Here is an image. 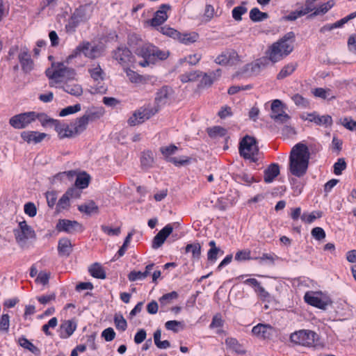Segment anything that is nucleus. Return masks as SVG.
<instances>
[{"label": "nucleus", "mask_w": 356, "mask_h": 356, "mask_svg": "<svg viewBox=\"0 0 356 356\" xmlns=\"http://www.w3.org/2000/svg\"><path fill=\"white\" fill-rule=\"evenodd\" d=\"M310 153L307 146L298 143L291 149L289 156V170L297 177L304 176L309 166Z\"/></svg>", "instance_id": "obj_1"}, {"label": "nucleus", "mask_w": 356, "mask_h": 356, "mask_svg": "<svg viewBox=\"0 0 356 356\" xmlns=\"http://www.w3.org/2000/svg\"><path fill=\"white\" fill-rule=\"evenodd\" d=\"M295 33L288 32L277 41L273 42L266 51L268 59L277 63L289 56L294 49Z\"/></svg>", "instance_id": "obj_2"}, {"label": "nucleus", "mask_w": 356, "mask_h": 356, "mask_svg": "<svg viewBox=\"0 0 356 356\" xmlns=\"http://www.w3.org/2000/svg\"><path fill=\"white\" fill-rule=\"evenodd\" d=\"M135 54L144 58V60L139 63V65L142 67L154 63L157 60H165L169 56L168 51L161 50L151 44H144L143 46L136 48Z\"/></svg>", "instance_id": "obj_3"}, {"label": "nucleus", "mask_w": 356, "mask_h": 356, "mask_svg": "<svg viewBox=\"0 0 356 356\" xmlns=\"http://www.w3.org/2000/svg\"><path fill=\"white\" fill-rule=\"evenodd\" d=\"M238 150L243 159L254 163L258 161L259 149L255 138L248 135L244 136L239 143Z\"/></svg>", "instance_id": "obj_4"}, {"label": "nucleus", "mask_w": 356, "mask_h": 356, "mask_svg": "<svg viewBox=\"0 0 356 356\" xmlns=\"http://www.w3.org/2000/svg\"><path fill=\"white\" fill-rule=\"evenodd\" d=\"M318 339V335L315 332L309 330H300L292 333L290 336L292 343L305 347L314 346Z\"/></svg>", "instance_id": "obj_5"}, {"label": "nucleus", "mask_w": 356, "mask_h": 356, "mask_svg": "<svg viewBox=\"0 0 356 356\" xmlns=\"http://www.w3.org/2000/svg\"><path fill=\"white\" fill-rule=\"evenodd\" d=\"M93 6L91 4H85L75 10L66 25L67 31L73 30L80 22L88 20L92 13Z\"/></svg>", "instance_id": "obj_6"}, {"label": "nucleus", "mask_w": 356, "mask_h": 356, "mask_svg": "<svg viewBox=\"0 0 356 356\" xmlns=\"http://www.w3.org/2000/svg\"><path fill=\"white\" fill-rule=\"evenodd\" d=\"M13 234L17 243L21 246L24 245L28 240L35 238L36 236L34 229L26 220L18 223V227L13 229Z\"/></svg>", "instance_id": "obj_7"}, {"label": "nucleus", "mask_w": 356, "mask_h": 356, "mask_svg": "<svg viewBox=\"0 0 356 356\" xmlns=\"http://www.w3.org/2000/svg\"><path fill=\"white\" fill-rule=\"evenodd\" d=\"M304 299L307 304L324 310L332 304L330 298L321 292L308 291L305 294Z\"/></svg>", "instance_id": "obj_8"}, {"label": "nucleus", "mask_w": 356, "mask_h": 356, "mask_svg": "<svg viewBox=\"0 0 356 356\" xmlns=\"http://www.w3.org/2000/svg\"><path fill=\"white\" fill-rule=\"evenodd\" d=\"M81 54H83L87 58L93 59L99 57L102 52L97 46H92L89 42H83L68 56V59L74 58Z\"/></svg>", "instance_id": "obj_9"}, {"label": "nucleus", "mask_w": 356, "mask_h": 356, "mask_svg": "<svg viewBox=\"0 0 356 356\" xmlns=\"http://www.w3.org/2000/svg\"><path fill=\"white\" fill-rule=\"evenodd\" d=\"M112 56L123 68L131 66L135 62L132 53L124 45H121L115 49L112 53Z\"/></svg>", "instance_id": "obj_10"}, {"label": "nucleus", "mask_w": 356, "mask_h": 356, "mask_svg": "<svg viewBox=\"0 0 356 356\" xmlns=\"http://www.w3.org/2000/svg\"><path fill=\"white\" fill-rule=\"evenodd\" d=\"M66 66L63 63H53L51 68L47 69L46 76L51 80L50 87H54L56 83L64 81Z\"/></svg>", "instance_id": "obj_11"}, {"label": "nucleus", "mask_w": 356, "mask_h": 356, "mask_svg": "<svg viewBox=\"0 0 356 356\" xmlns=\"http://www.w3.org/2000/svg\"><path fill=\"white\" fill-rule=\"evenodd\" d=\"M34 116V111L19 113L13 116L9 120V124L17 129H25L30 124L33 122Z\"/></svg>", "instance_id": "obj_12"}, {"label": "nucleus", "mask_w": 356, "mask_h": 356, "mask_svg": "<svg viewBox=\"0 0 356 356\" xmlns=\"http://www.w3.org/2000/svg\"><path fill=\"white\" fill-rule=\"evenodd\" d=\"M158 112V109L152 108H140L135 111L129 118L128 123L131 126H136L144 122Z\"/></svg>", "instance_id": "obj_13"}, {"label": "nucleus", "mask_w": 356, "mask_h": 356, "mask_svg": "<svg viewBox=\"0 0 356 356\" xmlns=\"http://www.w3.org/2000/svg\"><path fill=\"white\" fill-rule=\"evenodd\" d=\"M172 93V90L168 86H163L159 89L155 97V106L152 109H158V111L161 107L166 105L170 99Z\"/></svg>", "instance_id": "obj_14"}, {"label": "nucleus", "mask_w": 356, "mask_h": 356, "mask_svg": "<svg viewBox=\"0 0 356 356\" xmlns=\"http://www.w3.org/2000/svg\"><path fill=\"white\" fill-rule=\"evenodd\" d=\"M239 61L237 52L233 49L226 50L218 55L216 59V63L221 65H235Z\"/></svg>", "instance_id": "obj_15"}, {"label": "nucleus", "mask_w": 356, "mask_h": 356, "mask_svg": "<svg viewBox=\"0 0 356 356\" xmlns=\"http://www.w3.org/2000/svg\"><path fill=\"white\" fill-rule=\"evenodd\" d=\"M82 226L77 221L67 219L59 220L56 225V229L58 232H65L72 234L81 230Z\"/></svg>", "instance_id": "obj_16"}, {"label": "nucleus", "mask_w": 356, "mask_h": 356, "mask_svg": "<svg viewBox=\"0 0 356 356\" xmlns=\"http://www.w3.org/2000/svg\"><path fill=\"white\" fill-rule=\"evenodd\" d=\"M170 8L171 6L169 4H161L150 21L151 25L158 26L164 23L168 19L167 12Z\"/></svg>", "instance_id": "obj_17"}, {"label": "nucleus", "mask_w": 356, "mask_h": 356, "mask_svg": "<svg viewBox=\"0 0 356 356\" xmlns=\"http://www.w3.org/2000/svg\"><path fill=\"white\" fill-rule=\"evenodd\" d=\"M275 329L268 324L259 323L254 326L252 332L257 337L261 339H269L273 334Z\"/></svg>", "instance_id": "obj_18"}, {"label": "nucleus", "mask_w": 356, "mask_h": 356, "mask_svg": "<svg viewBox=\"0 0 356 356\" xmlns=\"http://www.w3.org/2000/svg\"><path fill=\"white\" fill-rule=\"evenodd\" d=\"M55 131L57 132L59 138L63 139L65 138H74L76 137L73 131V128L71 127V123L67 124L62 123L57 120L54 126Z\"/></svg>", "instance_id": "obj_19"}, {"label": "nucleus", "mask_w": 356, "mask_h": 356, "mask_svg": "<svg viewBox=\"0 0 356 356\" xmlns=\"http://www.w3.org/2000/svg\"><path fill=\"white\" fill-rule=\"evenodd\" d=\"M172 231L173 227L170 224L167 225L160 230L153 239V248H158L161 247Z\"/></svg>", "instance_id": "obj_20"}, {"label": "nucleus", "mask_w": 356, "mask_h": 356, "mask_svg": "<svg viewBox=\"0 0 356 356\" xmlns=\"http://www.w3.org/2000/svg\"><path fill=\"white\" fill-rule=\"evenodd\" d=\"M47 134L33 131H24L21 133L22 138L28 143L35 144L40 143L44 139Z\"/></svg>", "instance_id": "obj_21"}, {"label": "nucleus", "mask_w": 356, "mask_h": 356, "mask_svg": "<svg viewBox=\"0 0 356 356\" xmlns=\"http://www.w3.org/2000/svg\"><path fill=\"white\" fill-rule=\"evenodd\" d=\"M76 324L71 321H65L60 325V337L62 339H67L70 337L75 331Z\"/></svg>", "instance_id": "obj_22"}, {"label": "nucleus", "mask_w": 356, "mask_h": 356, "mask_svg": "<svg viewBox=\"0 0 356 356\" xmlns=\"http://www.w3.org/2000/svg\"><path fill=\"white\" fill-rule=\"evenodd\" d=\"M307 120L314 122L317 125H331L332 120L331 116L328 115H319L316 113H309L307 115Z\"/></svg>", "instance_id": "obj_23"}, {"label": "nucleus", "mask_w": 356, "mask_h": 356, "mask_svg": "<svg viewBox=\"0 0 356 356\" xmlns=\"http://www.w3.org/2000/svg\"><path fill=\"white\" fill-rule=\"evenodd\" d=\"M72 244L70 239L62 238L58 241V251L61 256L68 257L72 252Z\"/></svg>", "instance_id": "obj_24"}, {"label": "nucleus", "mask_w": 356, "mask_h": 356, "mask_svg": "<svg viewBox=\"0 0 356 356\" xmlns=\"http://www.w3.org/2000/svg\"><path fill=\"white\" fill-rule=\"evenodd\" d=\"M280 174V167L277 163L270 164L265 170H264V181L266 183L272 182L275 177H277Z\"/></svg>", "instance_id": "obj_25"}, {"label": "nucleus", "mask_w": 356, "mask_h": 356, "mask_svg": "<svg viewBox=\"0 0 356 356\" xmlns=\"http://www.w3.org/2000/svg\"><path fill=\"white\" fill-rule=\"evenodd\" d=\"M88 124V123L83 116L78 118L74 121L72 122L71 127L73 128L75 136H77L83 132L86 129Z\"/></svg>", "instance_id": "obj_26"}, {"label": "nucleus", "mask_w": 356, "mask_h": 356, "mask_svg": "<svg viewBox=\"0 0 356 356\" xmlns=\"http://www.w3.org/2000/svg\"><path fill=\"white\" fill-rule=\"evenodd\" d=\"M19 60L22 65V68L25 72H29L32 70L33 63L30 55L26 51H22L19 54Z\"/></svg>", "instance_id": "obj_27"}, {"label": "nucleus", "mask_w": 356, "mask_h": 356, "mask_svg": "<svg viewBox=\"0 0 356 356\" xmlns=\"http://www.w3.org/2000/svg\"><path fill=\"white\" fill-rule=\"evenodd\" d=\"M176 39L184 44L195 42L199 39V35L196 32L181 33L178 32Z\"/></svg>", "instance_id": "obj_28"}, {"label": "nucleus", "mask_w": 356, "mask_h": 356, "mask_svg": "<svg viewBox=\"0 0 356 356\" xmlns=\"http://www.w3.org/2000/svg\"><path fill=\"white\" fill-rule=\"evenodd\" d=\"M62 88L66 92L76 97H79L83 94L81 86L76 83H64Z\"/></svg>", "instance_id": "obj_29"}, {"label": "nucleus", "mask_w": 356, "mask_h": 356, "mask_svg": "<svg viewBox=\"0 0 356 356\" xmlns=\"http://www.w3.org/2000/svg\"><path fill=\"white\" fill-rule=\"evenodd\" d=\"M35 116L33 117V122L38 120L43 127H54L58 120H54L49 118L47 115L43 113L34 112Z\"/></svg>", "instance_id": "obj_30"}, {"label": "nucleus", "mask_w": 356, "mask_h": 356, "mask_svg": "<svg viewBox=\"0 0 356 356\" xmlns=\"http://www.w3.org/2000/svg\"><path fill=\"white\" fill-rule=\"evenodd\" d=\"M312 94L316 97L329 101L336 99V96L329 88H316L312 90Z\"/></svg>", "instance_id": "obj_31"}, {"label": "nucleus", "mask_w": 356, "mask_h": 356, "mask_svg": "<svg viewBox=\"0 0 356 356\" xmlns=\"http://www.w3.org/2000/svg\"><path fill=\"white\" fill-rule=\"evenodd\" d=\"M334 5V2L333 0H330L327 2L323 3L320 5L319 6L316 7L314 12L311 13L308 17L312 18L314 17H316L317 15H324L330 9H331Z\"/></svg>", "instance_id": "obj_32"}, {"label": "nucleus", "mask_w": 356, "mask_h": 356, "mask_svg": "<svg viewBox=\"0 0 356 356\" xmlns=\"http://www.w3.org/2000/svg\"><path fill=\"white\" fill-rule=\"evenodd\" d=\"M90 76L95 81H102L104 79V72L99 64H93L88 69Z\"/></svg>", "instance_id": "obj_33"}, {"label": "nucleus", "mask_w": 356, "mask_h": 356, "mask_svg": "<svg viewBox=\"0 0 356 356\" xmlns=\"http://www.w3.org/2000/svg\"><path fill=\"white\" fill-rule=\"evenodd\" d=\"M88 270L93 277L97 279L106 278V272L102 268V266L98 263H95L92 265H91Z\"/></svg>", "instance_id": "obj_34"}, {"label": "nucleus", "mask_w": 356, "mask_h": 356, "mask_svg": "<svg viewBox=\"0 0 356 356\" xmlns=\"http://www.w3.org/2000/svg\"><path fill=\"white\" fill-rule=\"evenodd\" d=\"M129 80L134 83H145L146 79L142 75H140L137 72L130 70L128 67L124 68Z\"/></svg>", "instance_id": "obj_35"}, {"label": "nucleus", "mask_w": 356, "mask_h": 356, "mask_svg": "<svg viewBox=\"0 0 356 356\" xmlns=\"http://www.w3.org/2000/svg\"><path fill=\"white\" fill-rule=\"evenodd\" d=\"M78 209L79 211L85 213L88 215L98 212V207L92 200H90L83 204L79 205L78 207Z\"/></svg>", "instance_id": "obj_36"}, {"label": "nucleus", "mask_w": 356, "mask_h": 356, "mask_svg": "<svg viewBox=\"0 0 356 356\" xmlns=\"http://www.w3.org/2000/svg\"><path fill=\"white\" fill-rule=\"evenodd\" d=\"M154 162L153 153L150 151L144 152L140 157L141 165L143 168L152 167Z\"/></svg>", "instance_id": "obj_37"}, {"label": "nucleus", "mask_w": 356, "mask_h": 356, "mask_svg": "<svg viewBox=\"0 0 356 356\" xmlns=\"http://www.w3.org/2000/svg\"><path fill=\"white\" fill-rule=\"evenodd\" d=\"M225 344L233 351L238 354H245V350L243 348L242 346L234 338H227L225 339Z\"/></svg>", "instance_id": "obj_38"}, {"label": "nucleus", "mask_w": 356, "mask_h": 356, "mask_svg": "<svg viewBox=\"0 0 356 356\" xmlns=\"http://www.w3.org/2000/svg\"><path fill=\"white\" fill-rule=\"evenodd\" d=\"M161 331L156 330L154 333V341L156 347L159 349H167L170 347V343L168 340L161 341Z\"/></svg>", "instance_id": "obj_39"}, {"label": "nucleus", "mask_w": 356, "mask_h": 356, "mask_svg": "<svg viewBox=\"0 0 356 356\" xmlns=\"http://www.w3.org/2000/svg\"><path fill=\"white\" fill-rule=\"evenodd\" d=\"M209 245L210 246V249L207 252V259L210 261H215L217 259V256L219 252L223 253V251L216 247L215 241H211L209 243Z\"/></svg>", "instance_id": "obj_40"}, {"label": "nucleus", "mask_w": 356, "mask_h": 356, "mask_svg": "<svg viewBox=\"0 0 356 356\" xmlns=\"http://www.w3.org/2000/svg\"><path fill=\"white\" fill-rule=\"evenodd\" d=\"M268 17L267 13L261 12L257 8H254L250 11V18L253 22H261Z\"/></svg>", "instance_id": "obj_41"}, {"label": "nucleus", "mask_w": 356, "mask_h": 356, "mask_svg": "<svg viewBox=\"0 0 356 356\" xmlns=\"http://www.w3.org/2000/svg\"><path fill=\"white\" fill-rule=\"evenodd\" d=\"M269 61L268 57L266 56V58H261L257 60L252 65V71L255 73H259L261 70L266 68L268 65Z\"/></svg>", "instance_id": "obj_42"}, {"label": "nucleus", "mask_w": 356, "mask_h": 356, "mask_svg": "<svg viewBox=\"0 0 356 356\" xmlns=\"http://www.w3.org/2000/svg\"><path fill=\"white\" fill-rule=\"evenodd\" d=\"M297 65L289 63L284 66L277 76V79H283L291 74L296 70Z\"/></svg>", "instance_id": "obj_43"}, {"label": "nucleus", "mask_w": 356, "mask_h": 356, "mask_svg": "<svg viewBox=\"0 0 356 356\" xmlns=\"http://www.w3.org/2000/svg\"><path fill=\"white\" fill-rule=\"evenodd\" d=\"M185 251L186 253L191 252L193 258L198 259L201 254V245L198 243L188 244Z\"/></svg>", "instance_id": "obj_44"}, {"label": "nucleus", "mask_w": 356, "mask_h": 356, "mask_svg": "<svg viewBox=\"0 0 356 356\" xmlns=\"http://www.w3.org/2000/svg\"><path fill=\"white\" fill-rule=\"evenodd\" d=\"M128 44L135 51L136 48L143 46L144 44L143 43L141 38H140L137 35L131 34L128 37Z\"/></svg>", "instance_id": "obj_45"}, {"label": "nucleus", "mask_w": 356, "mask_h": 356, "mask_svg": "<svg viewBox=\"0 0 356 356\" xmlns=\"http://www.w3.org/2000/svg\"><path fill=\"white\" fill-rule=\"evenodd\" d=\"M208 134L211 138H215L217 136H224L227 134V130L220 126H215L211 128H209L207 130Z\"/></svg>", "instance_id": "obj_46"}, {"label": "nucleus", "mask_w": 356, "mask_h": 356, "mask_svg": "<svg viewBox=\"0 0 356 356\" xmlns=\"http://www.w3.org/2000/svg\"><path fill=\"white\" fill-rule=\"evenodd\" d=\"M292 100L295 103V104L300 108H307L309 105V102L307 99L305 98L300 94H296L292 96Z\"/></svg>", "instance_id": "obj_47"}, {"label": "nucleus", "mask_w": 356, "mask_h": 356, "mask_svg": "<svg viewBox=\"0 0 356 356\" xmlns=\"http://www.w3.org/2000/svg\"><path fill=\"white\" fill-rule=\"evenodd\" d=\"M103 115V112L102 110L97 111H89L86 112V113L83 115V118L86 120L87 122H93L96 120L99 119Z\"/></svg>", "instance_id": "obj_48"}, {"label": "nucleus", "mask_w": 356, "mask_h": 356, "mask_svg": "<svg viewBox=\"0 0 356 356\" xmlns=\"http://www.w3.org/2000/svg\"><path fill=\"white\" fill-rule=\"evenodd\" d=\"M178 298V293L176 291H172L165 293L159 298V302L161 305H166L170 304L173 300Z\"/></svg>", "instance_id": "obj_49"}, {"label": "nucleus", "mask_w": 356, "mask_h": 356, "mask_svg": "<svg viewBox=\"0 0 356 356\" xmlns=\"http://www.w3.org/2000/svg\"><path fill=\"white\" fill-rule=\"evenodd\" d=\"M90 177L87 174L77 176L75 185L79 188H85L88 186Z\"/></svg>", "instance_id": "obj_50"}, {"label": "nucleus", "mask_w": 356, "mask_h": 356, "mask_svg": "<svg viewBox=\"0 0 356 356\" xmlns=\"http://www.w3.org/2000/svg\"><path fill=\"white\" fill-rule=\"evenodd\" d=\"M70 198L67 196L66 193H65L58 200L57 205H56V209L58 211H60L63 209H67L70 207Z\"/></svg>", "instance_id": "obj_51"}, {"label": "nucleus", "mask_w": 356, "mask_h": 356, "mask_svg": "<svg viewBox=\"0 0 356 356\" xmlns=\"http://www.w3.org/2000/svg\"><path fill=\"white\" fill-rule=\"evenodd\" d=\"M114 323L117 329L124 331L127 327V321L122 315L116 314L114 316Z\"/></svg>", "instance_id": "obj_52"}, {"label": "nucleus", "mask_w": 356, "mask_h": 356, "mask_svg": "<svg viewBox=\"0 0 356 356\" xmlns=\"http://www.w3.org/2000/svg\"><path fill=\"white\" fill-rule=\"evenodd\" d=\"M248 11V9L245 6H236L235 7L233 10H232V17L236 20V21H241L242 19V15L245 13H246Z\"/></svg>", "instance_id": "obj_53"}, {"label": "nucleus", "mask_w": 356, "mask_h": 356, "mask_svg": "<svg viewBox=\"0 0 356 356\" xmlns=\"http://www.w3.org/2000/svg\"><path fill=\"white\" fill-rule=\"evenodd\" d=\"M79 111H81V105L79 104H76L74 106H69L62 109L59 115L61 117H64L70 114H73L76 112H79Z\"/></svg>", "instance_id": "obj_54"}, {"label": "nucleus", "mask_w": 356, "mask_h": 356, "mask_svg": "<svg viewBox=\"0 0 356 356\" xmlns=\"http://www.w3.org/2000/svg\"><path fill=\"white\" fill-rule=\"evenodd\" d=\"M322 216V212L321 211H314L309 214L303 213L301 216L302 220L307 222L311 223L316 218H319Z\"/></svg>", "instance_id": "obj_55"}, {"label": "nucleus", "mask_w": 356, "mask_h": 356, "mask_svg": "<svg viewBox=\"0 0 356 356\" xmlns=\"http://www.w3.org/2000/svg\"><path fill=\"white\" fill-rule=\"evenodd\" d=\"M346 168V163L343 158H340L334 165V173L337 175H339L342 173V171Z\"/></svg>", "instance_id": "obj_56"}, {"label": "nucleus", "mask_w": 356, "mask_h": 356, "mask_svg": "<svg viewBox=\"0 0 356 356\" xmlns=\"http://www.w3.org/2000/svg\"><path fill=\"white\" fill-rule=\"evenodd\" d=\"M181 326L183 328V324L181 321H168L165 323V327L167 330H171L174 332H179V327Z\"/></svg>", "instance_id": "obj_57"}, {"label": "nucleus", "mask_w": 356, "mask_h": 356, "mask_svg": "<svg viewBox=\"0 0 356 356\" xmlns=\"http://www.w3.org/2000/svg\"><path fill=\"white\" fill-rule=\"evenodd\" d=\"M311 234L313 238L318 241H321L326 236L324 229L320 227L313 228Z\"/></svg>", "instance_id": "obj_58"}, {"label": "nucleus", "mask_w": 356, "mask_h": 356, "mask_svg": "<svg viewBox=\"0 0 356 356\" xmlns=\"http://www.w3.org/2000/svg\"><path fill=\"white\" fill-rule=\"evenodd\" d=\"M177 149V146L174 145H171L166 147H162L160 148V151L162 153V154L165 157V159L168 161V159L170 157V155L175 154L176 150Z\"/></svg>", "instance_id": "obj_59"}, {"label": "nucleus", "mask_w": 356, "mask_h": 356, "mask_svg": "<svg viewBox=\"0 0 356 356\" xmlns=\"http://www.w3.org/2000/svg\"><path fill=\"white\" fill-rule=\"evenodd\" d=\"M146 277L147 273H143V272L141 271L132 270L128 275V279L131 282L144 280Z\"/></svg>", "instance_id": "obj_60"}, {"label": "nucleus", "mask_w": 356, "mask_h": 356, "mask_svg": "<svg viewBox=\"0 0 356 356\" xmlns=\"http://www.w3.org/2000/svg\"><path fill=\"white\" fill-rule=\"evenodd\" d=\"M24 213L30 217H34L37 214V209L33 202H27L24 207Z\"/></svg>", "instance_id": "obj_61"}, {"label": "nucleus", "mask_w": 356, "mask_h": 356, "mask_svg": "<svg viewBox=\"0 0 356 356\" xmlns=\"http://www.w3.org/2000/svg\"><path fill=\"white\" fill-rule=\"evenodd\" d=\"M270 118L273 119L275 122L282 124L286 122L290 119L289 115L284 111H282L280 113L276 115H270Z\"/></svg>", "instance_id": "obj_62"}, {"label": "nucleus", "mask_w": 356, "mask_h": 356, "mask_svg": "<svg viewBox=\"0 0 356 356\" xmlns=\"http://www.w3.org/2000/svg\"><path fill=\"white\" fill-rule=\"evenodd\" d=\"M251 252L249 250H243L236 252L235 255V260L241 261L245 260H250Z\"/></svg>", "instance_id": "obj_63"}, {"label": "nucleus", "mask_w": 356, "mask_h": 356, "mask_svg": "<svg viewBox=\"0 0 356 356\" xmlns=\"http://www.w3.org/2000/svg\"><path fill=\"white\" fill-rule=\"evenodd\" d=\"M116 334L112 327H108L103 330L102 337L106 341H111L115 338Z\"/></svg>", "instance_id": "obj_64"}]
</instances>
